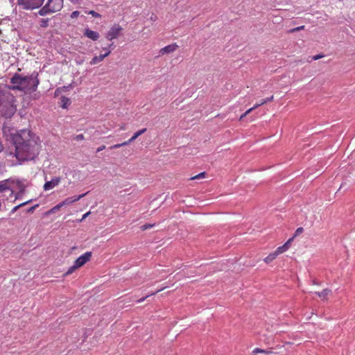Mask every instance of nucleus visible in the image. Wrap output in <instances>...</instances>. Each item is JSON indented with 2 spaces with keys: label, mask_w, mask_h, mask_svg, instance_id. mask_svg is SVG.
Instances as JSON below:
<instances>
[{
  "label": "nucleus",
  "mask_w": 355,
  "mask_h": 355,
  "mask_svg": "<svg viewBox=\"0 0 355 355\" xmlns=\"http://www.w3.org/2000/svg\"><path fill=\"white\" fill-rule=\"evenodd\" d=\"M60 103H61V107L62 108L67 109L68 106L71 104V100L66 97V96H62L60 98Z\"/></svg>",
  "instance_id": "nucleus-17"
},
{
  "label": "nucleus",
  "mask_w": 355,
  "mask_h": 355,
  "mask_svg": "<svg viewBox=\"0 0 355 355\" xmlns=\"http://www.w3.org/2000/svg\"><path fill=\"white\" fill-rule=\"evenodd\" d=\"M146 131V128L141 129L139 131L136 132L133 136L135 137V139H137L139 136L144 134Z\"/></svg>",
  "instance_id": "nucleus-28"
},
{
  "label": "nucleus",
  "mask_w": 355,
  "mask_h": 355,
  "mask_svg": "<svg viewBox=\"0 0 355 355\" xmlns=\"http://www.w3.org/2000/svg\"><path fill=\"white\" fill-rule=\"evenodd\" d=\"M256 108H254V106L248 110H246L245 112L247 113V115L249 114L252 110H255Z\"/></svg>",
  "instance_id": "nucleus-40"
},
{
  "label": "nucleus",
  "mask_w": 355,
  "mask_h": 355,
  "mask_svg": "<svg viewBox=\"0 0 355 355\" xmlns=\"http://www.w3.org/2000/svg\"><path fill=\"white\" fill-rule=\"evenodd\" d=\"M61 207H62V205L60 204V202L59 204H58L57 205H55V207H53L52 209H51L49 211V213H47L48 214H54L56 212V211H58V209H60Z\"/></svg>",
  "instance_id": "nucleus-25"
},
{
  "label": "nucleus",
  "mask_w": 355,
  "mask_h": 355,
  "mask_svg": "<svg viewBox=\"0 0 355 355\" xmlns=\"http://www.w3.org/2000/svg\"><path fill=\"white\" fill-rule=\"evenodd\" d=\"M63 6V0H48L46 5L39 10V14L44 16L48 14L58 12Z\"/></svg>",
  "instance_id": "nucleus-4"
},
{
  "label": "nucleus",
  "mask_w": 355,
  "mask_h": 355,
  "mask_svg": "<svg viewBox=\"0 0 355 355\" xmlns=\"http://www.w3.org/2000/svg\"><path fill=\"white\" fill-rule=\"evenodd\" d=\"M60 204L62 205V207H64V206H66V205H71V200H70L69 198H67L65 200H64L63 201H62L60 202Z\"/></svg>",
  "instance_id": "nucleus-31"
},
{
  "label": "nucleus",
  "mask_w": 355,
  "mask_h": 355,
  "mask_svg": "<svg viewBox=\"0 0 355 355\" xmlns=\"http://www.w3.org/2000/svg\"><path fill=\"white\" fill-rule=\"evenodd\" d=\"M91 214V212H90V211H88V212L85 213V214L83 216V217H82V218L80 220V222H82L83 220H85V218H86L89 215V214Z\"/></svg>",
  "instance_id": "nucleus-36"
},
{
  "label": "nucleus",
  "mask_w": 355,
  "mask_h": 355,
  "mask_svg": "<svg viewBox=\"0 0 355 355\" xmlns=\"http://www.w3.org/2000/svg\"><path fill=\"white\" fill-rule=\"evenodd\" d=\"M84 139H85V137L83 134L78 135L76 137V140H77V141L83 140Z\"/></svg>",
  "instance_id": "nucleus-35"
},
{
  "label": "nucleus",
  "mask_w": 355,
  "mask_h": 355,
  "mask_svg": "<svg viewBox=\"0 0 355 355\" xmlns=\"http://www.w3.org/2000/svg\"><path fill=\"white\" fill-rule=\"evenodd\" d=\"M166 288V287H164V288H162L161 289L158 290L157 291L155 292V293H152L150 295H146V297H143V298H141L139 300H138L137 301V303H140V302H142L143 301H144L146 298H148V297L150 296H152V295H155L157 293L159 292V291H162L163 290H164Z\"/></svg>",
  "instance_id": "nucleus-23"
},
{
  "label": "nucleus",
  "mask_w": 355,
  "mask_h": 355,
  "mask_svg": "<svg viewBox=\"0 0 355 355\" xmlns=\"http://www.w3.org/2000/svg\"><path fill=\"white\" fill-rule=\"evenodd\" d=\"M136 139L135 138L134 136H132L130 139H128V141H125L121 144H114V146H112L110 147L111 149H114V148H121L122 146H127L128 144H130V143H132V141H134Z\"/></svg>",
  "instance_id": "nucleus-15"
},
{
  "label": "nucleus",
  "mask_w": 355,
  "mask_h": 355,
  "mask_svg": "<svg viewBox=\"0 0 355 355\" xmlns=\"http://www.w3.org/2000/svg\"><path fill=\"white\" fill-rule=\"evenodd\" d=\"M179 48V46L177 44V43H173L169 45H167L164 46V48H162L159 50L160 55H165V54H170L173 52H175Z\"/></svg>",
  "instance_id": "nucleus-10"
},
{
  "label": "nucleus",
  "mask_w": 355,
  "mask_h": 355,
  "mask_svg": "<svg viewBox=\"0 0 355 355\" xmlns=\"http://www.w3.org/2000/svg\"><path fill=\"white\" fill-rule=\"evenodd\" d=\"M273 98H274V96H273V95H272L270 97H268V98H265V99H262L259 103H256L254 105V108H257L259 106L263 105L267 103L268 102H270V101H272L273 100Z\"/></svg>",
  "instance_id": "nucleus-18"
},
{
  "label": "nucleus",
  "mask_w": 355,
  "mask_h": 355,
  "mask_svg": "<svg viewBox=\"0 0 355 355\" xmlns=\"http://www.w3.org/2000/svg\"><path fill=\"white\" fill-rule=\"evenodd\" d=\"M61 182V178L59 177H54L50 181H46L44 184V190L49 191L53 189L54 187H57Z\"/></svg>",
  "instance_id": "nucleus-9"
},
{
  "label": "nucleus",
  "mask_w": 355,
  "mask_h": 355,
  "mask_svg": "<svg viewBox=\"0 0 355 355\" xmlns=\"http://www.w3.org/2000/svg\"><path fill=\"white\" fill-rule=\"evenodd\" d=\"M304 232V229L303 227H298L297 228V230H295V234H294V236H299L300 234H301L302 232Z\"/></svg>",
  "instance_id": "nucleus-32"
},
{
  "label": "nucleus",
  "mask_w": 355,
  "mask_h": 355,
  "mask_svg": "<svg viewBox=\"0 0 355 355\" xmlns=\"http://www.w3.org/2000/svg\"><path fill=\"white\" fill-rule=\"evenodd\" d=\"M112 45H113V44H110L107 47H103V51H105V53L107 52V49H108V50H111V51H112L111 47L112 46Z\"/></svg>",
  "instance_id": "nucleus-37"
},
{
  "label": "nucleus",
  "mask_w": 355,
  "mask_h": 355,
  "mask_svg": "<svg viewBox=\"0 0 355 355\" xmlns=\"http://www.w3.org/2000/svg\"><path fill=\"white\" fill-rule=\"evenodd\" d=\"M323 57H324V55L323 54H318V55L313 56L312 60H318L320 58H322Z\"/></svg>",
  "instance_id": "nucleus-34"
},
{
  "label": "nucleus",
  "mask_w": 355,
  "mask_h": 355,
  "mask_svg": "<svg viewBox=\"0 0 355 355\" xmlns=\"http://www.w3.org/2000/svg\"><path fill=\"white\" fill-rule=\"evenodd\" d=\"M121 31L122 28L120 25L114 24L106 33L105 37L108 40L112 41V40L116 39L119 36Z\"/></svg>",
  "instance_id": "nucleus-6"
},
{
  "label": "nucleus",
  "mask_w": 355,
  "mask_h": 355,
  "mask_svg": "<svg viewBox=\"0 0 355 355\" xmlns=\"http://www.w3.org/2000/svg\"><path fill=\"white\" fill-rule=\"evenodd\" d=\"M291 241L292 239H290L284 245L278 247L275 251L276 254L279 256V254L286 252L290 248Z\"/></svg>",
  "instance_id": "nucleus-13"
},
{
  "label": "nucleus",
  "mask_w": 355,
  "mask_h": 355,
  "mask_svg": "<svg viewBox=\"0 0 355 355\" xmlns=\"http://www.w3.org/2000/svg\"><path fill=\"white\" fill-rule=\"evenodd\" d=\"M38 205H36L33 207H31V208L28 209V212H33L34 209H35L36 207H37Z\"/></svg>",
  "instance_id": "nucleus-39"
},
{
  "label": "nucleus",
  "mask_w": 355,
  "mask_h": 355,
  "mask_svg": "<svg viewBox=\"0 0 355 355\" xmlns=\"http://www.w3.org/2000/svg\"><path fill=\"white\" fill-rule=\"evenodd\" d=\"M13 184L14 182L10 179L0 181V193L9 191L12 196L14 193Z\"/></svg>",
  "instance_id": "nucleus-7"
},
{
  "label": "nucleus",
  "mask_w": 355,
  "mask_h": 355,
  "mask_svg": "<svg viewBox=\"0 0 355 355\" xmlns=\"http://www.w3.org/2000/svg\"><path fill=\"white\" fill-rule=\"evenodd\" d=\"M105 148V145H102L101 146L98 147L96 150V152L98 153L103 150H104Z\"/></svg>",
  "instance_id": "nucleus-38"
},
{
  "label": "nucleus",
  "mask_w": 355,
  "mask_h": 355,
  "mask_svg": "<svg viewBox=\"0 0 355 355\" xmlns=\"http://www.w3.org/2000/svg\"><path fill=\"white\" fill-rule=\"evenodd\" d=\"M277 254H276L275 252H273L270 254H269L266 257L264 258L263 259V261L268 264L270 263H271L272 261H273L277 257Z\"/></svg>",
  "instance_id": "nucleus-16"
},
{
  "label": "nucleus",
  "mask_w": 355,
  "mask_h": 355,
  "mask_svg": "<svg viewBox=\"0 0 355 355\" xmlns=\"http://www.w3.org/2000/svg\"><path fill=\"white\" fill-rule=\"evenodd\" d=\"M84 35L93 41H96L100 37V35L97 31H92L89 28L85 30Z\"/></svg>",
  "instance_id": "nucleus-12"
},
{
  "label": "nucleus",
  "mask_w": 355,
  "mask_h": 355,
  "mask_svg": "<svg viewBox=\"0 0 355 355\" xmlns=\"http://www.w3.org/2000/svg\"><path fill=\"white\" fill-rule=\"evenodd\" d=\"M31 202V200H27L24 202H22L17 206H15L11 211L12 213H15L17 211L20 207L25 206L26 205L30 203Z\"/></svg>",
  "instance_id": "nucleus-21"
},
{
  "label": "nucleus",
  "mask_w": 355,
  "mask_h": 355,
  "mask_svg": "<svg viewBox=\"0 0 355 355\" xmlns=\"http://www.w3.org/2000/svg\"><path fill=\"white\" fill-rule=\"evenodd\" d=\"M88 14H89V15H92V17H98V18H100V17H101V15L99 13L96 12V11H94V10H90V11H89V12H88Z\"/></svg>",
  "instance_id": "nucleus-30"
},
{
  "label": "nucleus",
  "mask_w": 355,
  "mask_h": 355,
  "mask_svg": "<svg viewBox=\"0 0 355 355\" xmlns=\"http://www.w3.org/2000/svg\"><path fill=\"white\" fill-rule=\"evenodd\" d=\"M92 254L91 252H86L85 253L80 256L78 258H77L74 261V263L78 268L82 267L90 260Z\"/></svg>",
  "instance_id": "nucleus-8"
},
{
  "label": "nucleus",
  "mask_w": 355,
  "mask_h": 355,
  "mask_svg": "<svg viewBox=\"0 0 355 355\" xmlns=\"http://www.w3.org/2000/svg\"><path fill=\"white\" fill-rule=\"evenodd\" d=\"M253 353L254 354H271L272 353V351H267V350H264V349H260V348H255L254 350H253Z\"/></svg>",
  "instance_id": "nucleus-24"
},
{
  "label": "nucleus",
  "mask_w": 355,
  "mask_h": 355,
  "mask_svg": "<svg viewBox=\"0 0 355 355\" xmlns=\"http://www.w3.org/2000/svg\"><path fill=\"white\" fill-rule=\"evenodd\" d=\"M331 293V290L329 288H324L320 292H316L315 294L322 300L327 301L328 300V295Z\"/></svg>",
  "instance_id": "nucleus-14"
},
{
  "label": "nucleus",
  "mask_w": 355,
  "mask_h": 355,
  "mask_svg": "<svg viewBox=\"0 0 355 355\" xmlns=\"http://www.w3.org/2000/svg\"><path fill=\"white\" fill-rule=\"evenodd\" d=\"M44 0H19L18 3L23 8L26 10H33L40 8Z\"/></svg>",
  "instance_id": "nucleus-5"
},
{
  "label": "nucleus",
  "mask_w": 355,
  "mask_h": 355,
  "mask_svg": "<svg viewBox=\"0 0 355 355\" xmlns=\"http://www.w3.org/2000/svg\"><path fill=\"white\" fill-rule=\"evenodd\" d=\"M87 194V192L85 193H83L82 195H79V196H72V197H69V199L71 200V204L73 203V202H76L77 201H78L80 199H81L82 198H83L84 196H85Z\"/></svg>",
  "instance_id": "nucleus-20"
},
{
  "label": "nucleus",
  "mask_w": 355,
  "mask_h": 355,
  "mask_svg": "<svg viewBox=\"0 0 355 355\" xmlns=\"http://www.w3.org/2000/svg\"><path fill=\"white\" fill-rule=\"evenodd\" d=\"M304 29V26H298V27L291 29L289 31V33H295V32H297V31H302Z\"/></svg>",
  "instance_id": "nucleus-27"
},
{
  "label": "nucleus",
  "mask_w": 355,
  "mask_h": 355,
  "mask_svg": "<svg viewBox=\"0 0 355 355\" xmlns=\"http://www.w3.org/2000/svg\"><path fill=\"white\" fill-rule=\"evenodd\" d=\"M111 53V50L107 49V52L101 53L99 55H95L92 60L90 61L89 64L91 65H95L98 63L102 62L106 57H107Z\"/></svg>",
  "instance_id": "nucleus-11"
},
{
  "label": "nucleus",
  "mask_w": 355,
  "mask_h": 355,
  "mask_svg": "<svg viewBox=\"0 0 355 355\" xmlns=\"http://www.w3.org/2000/svg\"><path fill=\"white\" fill-rule=\"evenodd\" d=\"M246 116H247V113L244 112L243 114L241 115V116L239 118V121H242Z\"/></svg>",
  "instance_id": "nucleus-41"
},
{
  "label": "nucleus",
  "mask_w": 355,
  "mask_h": 355,
  "mask_svg": "<svg viewBox=\"0 0 355 355\" xmlns=\"http://www.w3.org/2000/svg\"><path fill=\"white\" fill-rule=\"evenodd\" d=\"M79 15H80V12L79 11H77V10L73 11L71 14V18H72V19L76 18V17H78L79 16Z\"/></svg>",
  "instance_id": "nucleus-33"
},
{
  "label": "nucleus",
  "mask_w": 355,
  "mask_h": 355,
  "mask_svg": "<svg viewBox=\"0 0 355 355\" xmlns=\"http://www.w3.org/2000/svg\"><path fill=\"white\" fill-rule=\"evenodd\" d=\"M15 156L20 161L32 160L39 155L41 149L38 137L23 130L15 137Z\"/></svg>",
  "instance_id": "nucleus-1"
},
{
  "label": "nucleus",
  "mask_w": 355,
  "mask_h": 355,
  "mask_svg": "<svg viewBox=\"0 0 355 355\" xmlns=\"http://www.w3.org/2000/svg\"><path fill=\"white\" fill-rule=\"evenodd\" d=\"M24 193V189H21L19 192H17L15 194V199L13 201L15 202L16 200L21 198L22 197Z\"/></svg>",
  "instance_id": "nucleus-26"
},
{
  "label": "nucleus",
  "mask_w": 355,
  "mask_h": 355,
  "mask_svg": "<svg viewBox=\"0 0 355 355\" xmlns=\"http://www.w3.org/2000/svg\"><path fill=\"white\" fill-rule=\"evenodd\" d=\"M15 97L10 92L0 90V112L6 118L11 117L16 112Z\"/></svg>",
  "instance_id": "nucleus-3"
},
{
  "label": "nucleus",
  "mask_w": 355,
  "mask_h": 355,
  "mask_svg": "<svg viewBox=\"0 0 355 355\" xmlns=\"http://www.w3.org/2000/svg\"><path fill=\"white\" fill-rule=\"evenodd\" d=\"M206 177V173L205 172H202V173H200L199 174L195 175V176H193L190 178L191 180H200V179H202V178H205Z\"/></svg>",
  "instance_id": "nucleus-22"
},
{
  "label": "nucleus",
  "mask_w": 355,
  "mask_h": 355,
  "mask_svg": "<svg viewBox=\"0 0 355 355\" xmlns=\"http://www.w3.org/2000/svg\"><path fill=\"white\" fill-rule=\"evenodd\" d=\"M10 83L12 85L8 86L10 89L31 94L37 90V86L40 84L38 73L34 72L31 76H23L19 73H15L10 79Z\"/></svg>",
  "instance_id": "nucleus-2"
},
{
  "label": "nucleus",
  "mask_w": 355,
  "mask_h": 355,
  "mask_svg": "<svg viewBox=\"0 0 355 355\" xmlns=\"http://www.w3.org/2000/svg\"><path fill=\"white\" fill-rule=\"evenodd\" d=\"M120 130H125V126L124 125H121V126L120 127Z\"/></svg>",
  "instance_id": "nucleus-42"
},
{
  "label": "nucleus",
  "mask_w": 355,
  "mask_h": 355,
  "mask_svg": "<svg viewBox=\"0 0 355 355\" xmlns=\"http://www.w3.org/2000/svg\"><path fill=\"white\" fill-rule=\"evenodd\" d=\"M155 226V224H145L141 226V230L144 231Z\"/></svg>",
  "instance_id": "nucleus-29"
},
{
  "label": "nucleus",
  "mask_w": 355,
  "mask_h": 355,
  "mask_svg": "<svg viewBox=\"0 0 355 355\" xmlns=\"http://www.w3.org/2000/svg\"><path fill=\"white\" fill-rule=\"evenodd\" d=\"M78 268L76 266L75 263L67 270V271L64 274V276H68L75 272Z\"/></svg>",
  "instance_id": "nucleus-19"
}]
</instances>
